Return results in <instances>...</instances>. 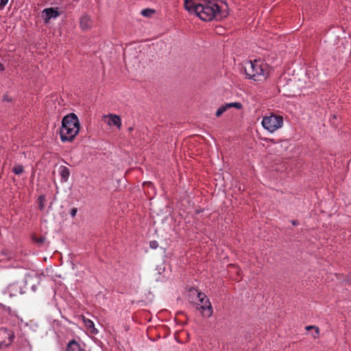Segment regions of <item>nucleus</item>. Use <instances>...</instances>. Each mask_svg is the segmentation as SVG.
I'll use <instances>...</instances> for the list:
<instances>
[{
  "label": "nucleus",
  "mask_w": 351,
  "mask_h": 351,
  "mask_svg": "<svg viewBox=\"0 0 351 351\" xmlns=\"http://www.w3.org/2000/svg\"><path fill=\"white\" fill-rule=\"evenodd\" d=\"M184 8L190 14H195L204 21H219L228 14L227 5L221 1L184 0Z\"/></svg>",
  "instance_id": "1"
},
{
  "label": "nucleus",
  "mask_w": 351,
  "mask_h": 351,
  "mask_svg": "<svg viewBox=\"0 0 351 351\" xmlns=\"http://www.w3.org/2000/svg\"><path fill=\"white\" fill-rule=\"evenodd\" d=\"M80 130V121L74 113L64 116L62 120L60 130V138L62 142H71L73 140Z\"/></svg>",
  "instance_id": "2"
},
{
  "label": "nucleus",
  "mask_w": 351,
  "mask_h": 351,
  "mask_svg": "<svg viewBox=\"0 0 351 351\" xmlns=\"http://www.w3.org/2000/svg\"><path fill=\"white\" fill-rule=\"evenodd\" d=\"M265 68L266 64L257 60H254V61L247 60L245 62L243 66L247 78L254 80V81H260L265 77Z\"/></svg>",
  "instance_id": "3"
},
{
  "label": "nucleus",
  "mask_w": 351,
  "mask_h": 351,
  "mask_svg": "<svg viewBox=\"0 0 351 351\" xmlns=\"http://www.w3.org/2000/svg\"><path fill=\"white\" fill-rule=\"evenodd\" d=\"M189 293L190 297L195 296L198 300L196 303L197 308L202 312L204 317H210L213 315V311L207 296L204 293L199 292L195 289H191Z\"/></svg>",
  "instance_id": "4"
},
{
  "label": "nucleus",
  "mask_w": 351,
  "mask_h": 351,
  "mask_svg": "<svg viewBox=\"0 0 351 351\" xmlns=\"http://www.w3.org/2000/svg\"><path fill=\"white\" fill-rule=\"evenodd\" d=\"M263 127L269 132H274L283 125V118L280 115L271 113L269 116H265L262 120Z\"/></svg>",
  "instance_id": "5"
},
{
  "label": "nucleus",
  "mask_w": 351,
  "mask_h": 351,
  "mask_svg": "<svg viewBox=\"0 0 351 351\" xmlns=\"http://www.w3.org/2000/svg\"><path fill=\"white\" fill-rule=\"evenodd\" d=\"M14 334L12 330L0 328V349L8 348L13 341Z\"/></svg>",
  "instance_id": "6"
},
{
  "label": "nucleus",
  "mask_w": 351,
  "mask_h": 351,
  "mask_svg": "<svg viewBox=\"0 0 351 351\" xmlns=\"http://www.w3.org/2000/svg\"><path fill=\"white\" fill-rule=\"evenodd\" d=\"M25 293V286L21 283L16 282L9 285L3 291V293L8 295L10 297L16 296L18 294H23Z\"/></svg>",
  "instance_id": "7"
},
{
  "label": "nucleus",
  "mask_w": 351,
  "mask_h": 351,
  "mask_svg": "<svg viewBox=\"0 0 351 351\" xmlns=\"http://www.w3.org/2000/svg\"><path fill=\"white\" fill-rule=\"evenodd\" d=\"M235 108L238 110L241 109V104L239 102H231L226 104L225 105H223L220 106L216 111V116L217 117H220L224 112L228 110V109L231 108Z\"/></svg>",
  "instance_id": "8"
},
{
  "label": "nucleus",
  "mask_w": 351,
  "mask_h": 351,
  "mask_svg": "<svg viewBox=\"0 0 351 351\" xmlns=\"http://www.w3.org/2000/svg\"><path fill=\"white\" fill-rule=\"evenodd\" d=\"M106 119L105 121L110 126H116L119 129L121 127V118L116 114H110L105 117Z\"/></svg>",
  "instance_id": "9"
},
{
  "label": "nucleus",
  "mask_w": 351,
  "mask_h": 351,
  "mask_svg": "<svg viewBox=\"0 0 351 351\" xmlns=\"http://www.w3.org/2000/svg\"><path fill=\"white\" fill-rule=\"evenodd\" d=\"M58 15V12L52 8H45L43 11V17L46 23H48L50 19L57 18Z\"/></svg>",
  "instance_id": "10"
},
{
  "label": "nucleus",
  "mask_w": 351,
  "mask_h": 351,
  "mask_svg": "<svg viewBox=\"0 0 351 351\" xmlns=\"http://www.w3.org/2000/svg\"><path fill=\"white\" fill-rule=\"evenodd\" d=\"M80 27L83 30H87L92 25V21L90 17L86 14L82 16V17L80 18Z\"/></svg>",
  "instance_id": "11"
},
{
  "label": "nucleus",
  "mask_w": 351,
  "mask_h": 351,
  "mask_svg": "<svg viewBox=\"0 0 351 351\" xmlns=\"http://www.w3.org/2000/svg\"><path fill=\"white\" fill-rule=\"evenodd\" d=\"M66 351H86L78 342L71 340L69 342L66 347Z\"/></svg>",
  "instance_id": "12"
},
{
  "label": "nucleus",
  "mask_w": 351,
  "mask_h": 351,
  "mask_svg": "<svg viewBox=\"0 0 351 351\" xmlns=\"http://www.w3.org/2000/svg\"><path fill=\"white\" fill-rule=\"evenodd\" d=\"M60 175L61 177V182H66L68 181L70 176V171L69 168L65 166H60L59 169Z\"/></svg>",
  "instance_id": "13"
},
{
  "label": "nucleus",
  "mask_w": 351,
  "mask_h": 351,
  "mask_svg": "<svg viewBox=\"0 0 351 351\" xmlns=\"http://www.w3.org/2000/svg\"><path fill=\"white\" fill-rule=\"evenodd\" d=\"M83 321L85 326L89 329L93 334L96 335L98 333V330L95 327L94 322L92 320L84 317Z\"/></svg>",
  "instance_id": "14"
},
{
  "label": "nucleus",
  "mask_w": 351,
  "mask_h": 351,
  "mask_svg": "<svg viewBox=\"0 0 351 351\" xmlns=\"http://www.w3.org/2000/svg\"><path fill=\"white\" fill-rule=\"evenodd\" d=\"M24 171V168L22 165H15L12 168V172L14 173L16 175H21Z\"/></svg>",
  "instance_id": "15"
},
{
  "label": "nucleus",
  "mask_w": 351,
  "mask_h": 351,
  "mask_svg": "<svg viewBox=\"0 0 351 351\" xmlns=\"http://www.w3.org/2000/svg\"><path fill=\"white\" fill-rule=\"evenodd\" d=\"M45 197L44 195H40L38 197V206L39 208L43 210L45 208Z\"/></svg>",
  "instance_id": "16"
},
{
  "label": "nucleus",
  "mask_w": 351,
  "mask_h": 351,
  "mask_svg": "<svg viewBox=\"0 0 351 351\" xmlns=\"http://www.w3.org/2000/svg\"><path fill=\"white\" fill-rule=\"evenodd\" d=\"M311 329H314L315 330L316 335H314V338H316L318 337L319 334V329L318 327L315 326H308L306 327V330H309Z\"/></svg>",
  "instance_id": "17"
},
{
  "label": "nucleus",
  "mask_w": 351,
  "mask_h": 351,
  "mask_svg": "<svg viewBox=\"0 0 351 351\" xmlns=\"http://www.w3.org/2000/svg\"><path fill=\"white\" fill-rule=\"evenodd\" d=\"M154 10L151 9H145L141 12L142 15L145 16H149L151 14L154 13Z\"/></svg>",
  "instance_id": "18"
},
{
  "label": "nucleus",
  "mask_w": 351,
  "mask_h": 351,
  "mask_svg": "<svg viewBox=\"0 0 351 351\" xmlns=\"http://www.w3.org/2000/svg\"><path fill=\"white\" fill-rule=\"evenodd\" d=\"M156 270L158 271V273L159 274H162L165 271V267L164 263H162V264H160V265H157Z\"/></svg>",
  "instance_id": "19"
},
{
  "label": "nucleus",
  "mask_w": 351,
  "mask_h": 351,
  "mask_svg": "<svg viewBox=\"0 0 351 351\" xmlns=\"http://www.w3.org/2000/svg\"><path fill=\"white\" fill-rule=\"evenodd\" d=\"M149 246L152 249H156L158 247V243L156 241H152L149 243Z\"/></svg>",
  "instance_id": "20"
},
{
  "label": "nucleus",
  "mask_w": 351,
  "mask_h": 351,
  "mask_svg": "<svg viewBox=\"0 0 351 351\" xmlns=\"http://www.w3.org/2000/svg\"><path fill=\"white\" fill-rule=\"evenodd\" d=\"M9 0H0V9L4 8Z\"/></svg>",
  "instance_id": "21"
},
{
  "label": "nucleus",
  "mask_w": 351,
  "mask_h": 351,
  "mask_svg": "<svg viewBox=\"0 0 351 351\" xmlns=\"http://www.w3.org/2000/svg\"><path fill=\"white\" fill-rule=\"evenodd\" d=\"M77 212V209L76 208H73L71 210L70 215H71L72 217H75Z\"/></svg>",
  "instance_id": "22"
},
{
  "label": "nucleus",
  "mask_w": 351,
  "mask_h": 351,
  "mask_svg": "<svg viewBox=\"0 0 351 351\" xmlns=\"http://www.w3.org/2000/svg\"><path fill=\"white\" fill-rule=\"evenodd\" d=\"M291 223L293 226H297L298 224V221L296 220L291 221Z\"/></svg>",
  "instance_id": "23"
},
{
  "label": "nucleus",
  "mask_w": 351,
  "mask_h": 351,
  "mask_svg": "<svg viewBox=\"0 0 351 351\" xmlns=\"http://www.w3.org/2000/svg\"><path fill=\"white\" fill-rule=\"evenodd\" d=\"M3 70H4V66H3V64H1V63L0 62V71H3Z\"/></svg>",
  "instance_id": "24"
},
{
  "label": "nucleus",
  "mask_w": 351,
  "mask_h": 351,
  "mask_svg": "<svg viewBox=\"0 0 351 351\" xmlns=\"http://www.w3.org/2000/svg\"><path fill=\"white\" fill-rule=\"evenodd\" d=\"M41 241H43V239H39V240L38 241V242H41Z\"/></svg>",
  "instance_id": "25"
},
{
  "label": "nucleus",
  "mask_w": 351,
  "mask_h": 351,
  "mask_svg": "<svg viewBox=\"0 0 351 351\" xmlns=\"http://www.w3.org/2000/svg\"><path fill=\"white\" fill-rule=\"evenodd\" d=\"M132 129H133L132 128H129V130H130V131H132Z\"/></svg>",
  "instance_id": "26"
},
{
  "label": "nucleus",
  "mask_w": 351,
  "mask_h": 351,
  "mask_svg": "<svg viewBox=\"0 0 351 351\" xmlns=\"http://www.w3.org/2000/svg\"><path fill=\"white\" fill-rule=\"evenodd\" d=\"M0 306H2V304H0Z\"/></svg>",
  "instance_id": "27"
}]
</instances>
